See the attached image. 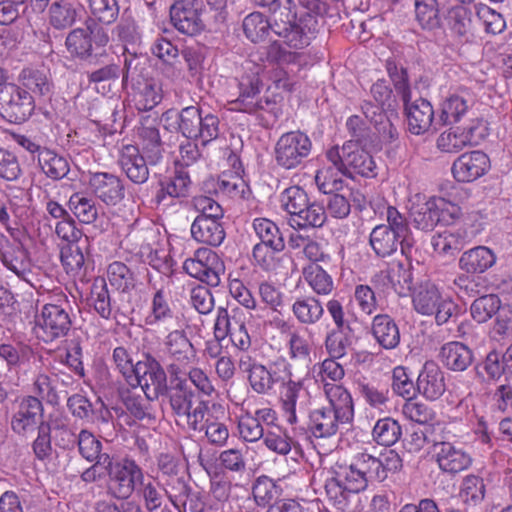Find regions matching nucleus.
<instances>
[{"label": "nucleus", "mask_w": 512, "mask_h": 512, "mask_svg": "<svg viewBox=\"0 0 512 512\" xmlns=\"http://www.w3.org/2000/svg\"><path fill=\"white\" fill-rule=\"evenodd\" d=\"M178 368L171 364L170 385L163 396H166L178 424L183 423L192 431L203 430V421L208 412V402L195 401L196 395L188 380L179 376Z\"/></svg>", "instance_id": "obj_1"}, {"label": "nucleus", "mask_w": 512, "mask_h": 512, "mask_svg": "<svg viewBox=\"0 0 512 512\" xmlns=\"http://www.w3.org/2000/svg\"><path fill=\"white\" fill-rule=\"evenodd\" d=\"M209 9L203 0H178L170 8V18L174 27L181 33L195 35L205 29L208 14H212L215 23L226 19L224 0H207Z\"/></svg>", "instance_id": "obj_2"}, {"label": "nucleus", "mask_w": 512, "mask_h": 512, "mask_svg": "<svg viewBox=\"0 0 512 512\" xmlns=\"http://www.w3.org/2000/svg\"><path fill=\"white\" fill-rule=\"evenodd\" d=\"M219 124L218 116L212 113L203 115L197 106H188L177 112V132L189 140H199L202 146L218 138Z\"/></svg>", "instance_id": "obj_3"}, {"label": "nucleus", "mask_w": 512, "mask_h": 512, "mask_svg": "<svg viewBox=\"0 0 512 512\" xmlns=\"http://www.w3.org/2000/svg\"><path fill=\"white\" fill-rule=\"evenodd\" d=\"M262 82L256 75L243 77L239 82V95L232 102L234 109L249 113H267L276 120L282 113L275 97H260Z\"/></svg>", "instance_id": "obj_4"}, {"label": "nucleus", "mask_w": 512, "mask_h": 512, "mask_svg": "<svg viewBox=\"0 0 512 512\" xmlns=\"http://www.w3.org/2000/svg\"><path fill=\"white\" fill-rule=\"evenodd\" d=\"M458 215L459 207L444 198H431L410 208L412 223L422 231H432L438 224L450 225Z\"/></svg>", "instance_id": "obj_5"}, {"label": "nucleus", "mask_w": 512, "mask_h": 512, "mask_svg": "<svg viewBox=\"0 0 512 512\" xmlns=\"http://www.w3.org/2000/svg\"><path fill=\"white\" fill-rule=\"evenodd\" d=\"M129 384L141 387L148 400L158 399L167 390V375L161 364L151 355L147 354L143 360L134 365V374Z\"/></svg>", "instance_id": "obj_6"}, {"label": "nucleus", "mask_w": 512, "mask_h": 512, "mask_svg": "<svg viewBox=\"0 0 512 512\" xmlns=\"http://www.w3.org/2000/svg\"><path fill=\"white\" fill-rule=\"evenodd\" d=\"M312 149L310 138L301 131H291L280 136L275 145L276 163L284 169H294L303 164Z\"/></svg>", "instance_id": "obj_7"}, {"label": "nucleus", "mask_w": 512, "mask_h": 512, "mask_svg": "<svg viewBox=\"0 0 512 512\" xmlns=\"http://www.w3.org/2000/svg\"><path fill=\"white\" fill-rule=\"evenodd\" d=\"M34 108V96L18 85L10 84L0 90V114L8 122H25Z\"/></svg>", "instance_id": "obj_8"}, {"label": "nucleus", "mask_w": 512, "mask_h": 512, "mask_svg": "<svg viewBox=\"0 0 512 512\" xmlns=\"http://www.w3.org/2000/svg\"><path fill=\"white\" fill-rule=\"evenodd\" d=\"M284 10L274 17V33L283 37L289 47L302 49L308 46L311 39L310 34L315 31L317 24L302 17L297 23L295 22L296 15L291 13L289 7H285Z\"/></svg>", "instance_id": "obj_9"}, {"label": "nucleus", "mask_w": 512, "mask_h": 512, "mask_svg": "<svg viewBox=\"0 0 512 512\" xmlns=\"http://www.w3.org/2000/svg\"><path fill=\"white\" fill-rule=\"evenodd\" d=\"M68 309L69 303L66 298H60L57 303H47L43 306L38 323L43 331L44 341L51 342L68 334L72 325Z\"/></svg>", "instance_id": "obj_10"}, {"label": "nucleus", "mask_w": 512, "mask_h": 512, "mask_svg": "<svg viewBox=\"0 0 512 512\" xmlns=\"http://www.w3.org/2000/svg\"><path fill=\"white\" fill-rule=\"evenodd\" d=\"M6 236L0 232V261L18 277L24 278L29 269V252L22 240L23 233L18 229H9Z\"/></svg>", "instance_id": "obj_11"}, {"label": "nucleus", "mask_w": 512, "mask_h": 512, "mask_svg": "<svg viewBox=\"0 0 512 512\" xmlns=\"http://www.w3.org/2000/svg\"><path fill=\"white\" fill-rule=\"evenodd\" d=\"M246 372L252 390L261 395L270 394L276 385L284 384L290 376L284 362H272L268 365L257 362L249 363Z\"/></svg>", "instance_id": "obj_12"}, {"label": "nucleus", "mask_w": 512, "mask_h": 512, "mask_svg": "<svg viewBox=\"0 0 512 512\" xmlns=\"http://www.w3.org/2000/svg\"><path fill=\"white\" fill-rule=\"evenodd\" d=\"M183 269L190 276L205 282L211 287L220 283V275L224 274V264L214 251L202 248L195 252L194 258L187 259Z\"/></svg>", "instance_id": "obj_13"}, {"label": "nucleus", "mask_w": 512, "mask_h": 512, "mask_svg": "<svg viewBox=\"0 0 512 512\" xmlns=\"http://www.w3.org/2000/svg\"><path fill=\"white\" fill-rule=\"evenodd\" d=\"M44 407L40 398L24 396L15 401L11 419L12 430L19 435L33 432L43 421Z\"/></svg>", "instance_id": "obj_14"}, {"label": "nucleus", "mask_w": 512, "mask_h": 512, "mask_svg": "<svg viewBox=\"0 0 512 512\" xmlns=\"http://www.w3.org/2000/svg\"><path fill=\"white\" fill-rule=\"evenodd\" d=\"M108 490L116 498L126 499L134 491L136 484H143L142 469L133 460L124 459L116 465L108 476Z\"/></svg>", "instance_id": "obj_15"}, {"label": "nucleus", "mask_w": 512, "mask_h": 512, "mask_svg": "<svg viewBox=\"0 0 512 512\" xmlns=\"http://www.w3.org/2000/svg\"><path fill=\"white\" fill-rule=\"evenodd\" d=\"M88 183L95 197L108 206L119 204L125 197L123 180L114 174L108 172L92 173Z\"/></svg>", "instance_id": "obj_16"}, {"label": "nucleus", "mask_w": 512, "mask_h": 512, "mask_svg": "<svg viewBox=\"0 0 512 512\" xmlns=\"http://www.w3.org/2000/svg\"><path fill=\"white\" fill-rule=\"evenodd\" d=\"M401 100L404 104L408 130L414 135L426 133L434 120V109L431 103L421 97L411 101V90L407 99Z\"/></svg>", "instance_id": "obj_17"}, {"label": "nucleus", "mask_w": 512, "mask_h": 512, "mask_svg": "<svg viewBox=\"0 0 512 512\" xmlns=\"http://www.w3.org/2000/svg\"><path fill=\"white\" fill-rule=\"evenodd\" d=\"M489 168V158L482 151L460 155L452 165V173L458 182H472L483 176Z\"/></svg>", "instance_id": "obj_18"}, {"label": "nucleus", "mask_w": 512, "mask_h": 512, "mask_svg": "<svg viewBox=\"0 0 512 512\" xmlns=\"http://www.w3.org/2000/svg\"><path fill=\"white\" fill-rule=\"evenodd\" d=\"M345 174L346 176L353 177V174H358L363 177L376 176V164L373 157L364 150L360 144L354 141H347L343 145Z\"/></svg>", "instance_id": "obj_19"}, {"label": "nucleus", "mask_w": 512, "mask_h": 512, "mask_svg": "<svg viewBox=\"0 0 512 512\" xmlns=\"http://www.w3.org/2000/svg\"><path fill=\"white\" fill-rule=\"evenodd\" d=\"M19 87L28 91L33 96L43 98L53 93L54 83L48 69L37 67L23 68L17 78Z\"/></svg>", "instance_id": "obj_20"}, {"label": "nucleus", "mask_w": 512, "mask_h": 512, "mask_svg": "<svg viewBox=\"0 0 512 512\" xmlns=\"http://www.w3.org/2000/svg\"><path fill=\"white\" fill-rule=\"evenodd\" d=\"M348 423L339 414L323 406L309 413L308 429L316 438H328L334 436L341 425Z\"/></svg>", "instance_id": "obj_21"}, {"label": "nucleus", "mask_w": 512, "mask_h": 512, "mask_svg": "<svg viewBox=\"0 0 512 512\" xmlns=\"http://www.w3.org/2000/svg\"><path fill=\"white\" fill-rule=\"evenodd\" d=\"M474 104L473 95L466 89L450 94L441 104L439 121L442 125L459 122Z\"/></svg>", "instance_id": "obj_22"}, {"label": "nucleus", "mask_w": 512, "mask_h": 512, "mask_svg": "<svg viewBox=\"0 0 512 512\" xmlns=\"http://www.w3.org/2000/svg\"><path fill=\"white\" fill-rule=\"evenodd\" d=\"M417 390L424 397L436 400L446 390L445 377L441 368L433 361H427L417 378Z\"/></svg>", "instance_id": "obj_23"}, {"label": "nucleus", "mask_w": 512, "mask_h": 512, "mask_svg": "<svg viewBox=\"0 0 512 512\" xmlns=\"http://www.w3.org/2000/svg\"><path fill=\"white\" fill-rule=\"evenodd\" d=\"M119 165L126 176L136 184L145 183L149 177L148 161L133 145L122 148Z\"/></svg>", "instance_id": "obj_24"}, {"label": "nucleus", "mask_w": 512, "mask_h": 512, "mask_svg": "<svg viewBox=\"0 0 512 512\" xmlns=\"http://www.w3.org/2000/svg\"><path fill=\"white\" fill-rule=\"evenodd\" d=\"M65 44L72 56L89 64L100 63V48L94 47L92 36L86 30H72L66 37Z\"/></svg>", "instance_id": "obj_25"}, {"label": "nucleus", "mask_w": 512, "mask_h": 512, "mask_svg": "<svg viewBox=\"0 0 512 512\" xmlns=\"http://www.w3.org/2000/svg\"><path fill=\"white\" fill-rule=\"evenodd\" d=\"M435 451L439 468L444 472L456 474L471 465V457L465 451L456 448L449 442L436 444Z\"/></svg>", "instance_id": "obj_26"}, {"label": "nucleus", "mask_w": 512, "mask_h": 512, "mask_svg": "<svg viewBox=\"0 0 512 512\" xmlns=\"http://www.w3.org/2000/svg\"><path fill=\"white\" fill-rule=\"evenodd\" d=\"M165 352L171 359L181 365L190 364L195 356V349L183 330L171 331L164 340Z\"/></svg>", "instance_id": "obj_27"}, {"label": "nucleus", "mask_w": 512, "mask_h": 512, "mask_svg": "<svg viewBox=\"0 0 512 512\" xmlns=\"http://www.w3.org/2000/svg\"><path fill=\"white\" fill-rule=\"evenodd\" d=\"M440 357L443 364L452 371H465L474 361L473 351L460 342H449L442 346Z\"/></svg>", "instance_id": "obj_28"}, {"label": "nucleus", "mask_w": 512, "mask_h": 512, "mask_svg": "<svg viewBox=\"0 0 512 512\" xmlns=\"http://www.w3.org/2000/svg\"><path fill=\"white\" fill-rule=\"evenodd\" d=\"M132 89L136 107L140 111H149L162 100L161 88L153 79L132 77Z\"/></svg>", "instance_id": "obj_29"}, {"label": "nucleus", "mask_w": 512, "mask_h": 512, "mask_svg": "<svg viewBox=\"0 0 512 512\" xmlns=\"http://www.w3.org/2000/svg\"><path fill=\"white\" fill-rule=\"evenodd\" d=\"M324 393L328 400L326 407L339 414L344 421L351 422L354 406L350 393L343 386L334 383H325Z\"/></svg>", "instance_id": "obj_30"}, {"label": "nucleus", "mask_w": 512, "mask_h": 512, "mask_svg": "<svg viewBox=\"0 0 512 512\" xmlns=\"http://www.w3.org/2000/svg\"><path fill=\"white\" fill-rule=\"evenodd\" d=\"M284 390L281 393L282 407L287 414V421L290 424L297 422V406L302 409L305 406V399L308 393L304 390L301 381H293L290 378L285 380Z\"/></svg>", "instance_id": "obj_31"}, {"label": "nucleus", "mask_w": 512, "mask_h": 512, "mask_svg": "<svg viewBox=\"0 0 512 512\" xmlns=\"http://www.w3.org/2000/svg\"><path fill=\"white\" fill-rule=\"evenodd\" d=\"M191 235L199 243L217 247L225 239V229L220 221L195 218L191 225Z\"/></svg>", "instance_id": "obj_32"}, {"label": "nucleus", "mask_w": 512, "mask_h": 512, "mask_svg": "<svg viewBox=\"0 0 512 512\" xmlns=\"http://www.w3.org/2000/svg\"><path fill=\"white\" fill-rule=\"evenodd\" d=\"M371 330L377 343L384 349H394L398 346L400 342L399 328L389 315H376Z\"/></svg>", "instance_id": "obj_33"}, {"label": "nucleus", "mask_w": 512, "mask_h": 512, "mask_svg": "<svg viewBox=\"0 0 512 512\" xmlns=\"http://www.w3.org/2000/svg\"><path fill=\"white\" fill-rule=\"evenodd\" d=\"M496 262L494 252L485 246H478L464 252L459 260L460 268L467 273H483Z\"/></svg>", "instance_id": "obj_34"}, {"label": "nucleus", "mask_w": 512, "mask_h": 512, "mask_svg": "<svg viewBox=\"0 0 512 512\" xmlns=\"http://www.w3.org/2000/svg\"><path fill=\"white\" fill-rule=\"evenodd\" d=\"M191 184L189 173L184 170H178L173 177L160 180V189L155 199L158 204L165 201L166 197L180 198L188 195Z\"/></svg>", "instance_id": "obj_35"}, {"label": "nucleus", "mask_w": 512, "mask_h": 512, "mask_svg": "<svg viewBox=\"0 0 512 512\" xmlns=\"http://www.w3.org/2000/svg\"><path fill=\"white\" fill-rule=\"evenodd\" d=\"M38 167L51 180L58 181L70 171L68 160L52 149H47L38 156Z\"/></svg>", "instance_id": "obj_36"}, {"label": "nucleus", "mask_w": 512, "mask_h": 512, "mask_svg": "<svg viewBox=\"0 0 512 512\" xmlns=\"http://www.w3.org/2000/svg\"><path fill=\"white\" fill-rule=\"evenodd\" d=\"M442 295L438 288L430 282L421 284L414 292L412 302L414 309L422 315H433Z\"/></svg>", "instance_id": "obj_37"}, {"label": "nucleus", "mask_w": 512, "mask_h": 512, "mask_svg": "<svg viewBox=\"0 0 512 512\" xmlns=\"http://www.w3.org/2000/svg\"><path fill=\"white\" fill-rule=\"evenodd\" d=\"M369 245L378 258H386L397 251L399 240L390 233L385 224H380L372 229Z\"/></svg>", "instance_id": "obj_38"}, {"label": "nucleus", "mask_w": 512, "mask_h": 512, "mask_svg": "<svg viewBox=\"0 0 512 512\" xmlns=\"http://www.w3.org/2000/svg\"><path fill=\"white\" fill-rule=\"evenodd\" d=\"M414 13L422 29L432 31L441 27L438 0H414Z\"/></svg>", "instance_id": "obj_39"}, {"label": "nucleus", "mask_w": 512, "mask_h": 512, "mask_svg": "<svg viewBox=\"0 0 512 512\" xmlns=\"http://www.w3.org/2000/svg\"><path fill=\"white\" fill-rule=\"evenodd\" d=\"M292 312L301 324L313 325L323 317L324 308L315 297H301L293 303Z\"/></svg>", "instance_id": "obj_40"}, {"label": "nucleus", "mask_w": 512, "mask_h": 512, "mask_svg": "<svg viewBox=\"0 0 512 512\" xmlns=\"http://www.w3.org/2000/svg\"><path fill=\"white\" fill-rule=\"evenodd\" d=\"M450 31L459 38H467L472 34V11L466 5L451 7L446 16Z\"/></svg>", "instance_id": "obj_41"}, {"label": "nucleus", "mask_w": 512, "mask_h": 512, "mask_svg": "<svg viewBox=\"0 0 512 512\" xmlns=\"http://www.w3.org/2000/svg\"><path fill=\"white\" fill-rule=\"evenodd\" d=\"M326 221V210L324 207L317 203L308 200L306 207L293 218H290L289 223L293 228H319L324 225Z\"/></svg>", "instance_id": "obj_42"}, {"label": "nucleus", "mask_w": 512, "mask_h": 512, "mask_svg": "<svg viewBox=\"0 0 512 512\" xmlns=\"http://www.w3.org/2000/svg\"><path fill=\"white\" fill-rule=\"evenodd\" d=\"M88 301L101 318L108 320L112 317L113 306L104 278L94 279Z\"/></svg>", "instance_id": "obj_43"}, {"label": "nucleus", "mask_w": 512, "mask_h": 512, "mask_svg": "<svg viewBox=\"0 0 512 512\" xmlns=\"http://www.w3.org/2000/svg\"><path fill=\"white\" fill-rule=\"evenodd\" d=\"M254 230L266 246L273 252H280L285 248L284 239L278 226L269 219L257 218L253 222Z\"/></svg>", "instance_id": "obj_44"}, {"label": "nucleus", "mask_w": 512, "mask_h": 512, "mask_svg": "<svg viewBox=\"0 0 512 512\" xmlns=\"http://www.w3.org/2000/svg\"><path fill=\"white\" fill-rule=\"evenodd\" d=\"M107 277L112 287L128 293L136 287L135 273L123 262L115 261L108 266Z\"/></svg>", "instance_id": "obj_45"}, {"label": "nucleus", "mask_w": 512, "mask_h": 512, "mask_svg": "<svg viewBox=\"0 0 512 512\" xmlns=\"http://www.w3.org/2000/svg\"><path fill=\"white\" fill-rule=\"evenodd\" d=\"M139 135L143 141V156L149 165L159 164L163 159V147L159 130L155 127H142Z\"/></svg>", "instance_id": "obj_46"}, {"label": "nucleus", "mask_w": 512, "mask_h": 512, "mask_svg": "<svg viewBox=\"0 0 512 512\" xmlns=\"http://www.w3.org/2000/svg\"><path fill=\"white\" fill-rule=\"evenodd\" d=\"M69 208L78 220L85 224L94 223L99 215V207L91 197L74 193L69 199Z\"/></svg>", "instance_id": "obj_47"}, {"label": "nucleus", "mask_w": 512, "mask_h": 512, "mask_svg": "<svg viewBox=\"0 0 512 512\" xmlns=\"http://www.w3.org/2000/svg\"><path fill=\"white\" fill-rule=\"evenodd\" d=\"M303 275L308 285L318 295H328L332 292L334 288L332 277L318 263L306 266Z\"/></svg>", "instance_id": "obj_48"}, {"label": "nucleus", "mask_w": 512, "mask_h": 512, "mask_svg": "<svg viewBox=\"0 0 512 512\" xmlns=\"http://www.w3.org/2000/svg\"><path fill=\"white\" fill-rule=\"evenodd\" d=\"M401 434V426L391 417L379 419L372 430L373 440L386 447L394 445L400 439Z\"/></svg>", "instance_id": "obj_49"}, {"label": "nucleus", "mask_w": 512, "mask_h": 512, "mask_svg": "<svg viewBox=\"0 0 512 512\" xmlns=\"http://www.w3.org/2000/svg\"><path fill=\"white\" fill-rule=\"evenodd\" d=\"M49 15V23L55 29L64 30L75 23L77 11L68 0H59L51 4Z\"/></svg>", "instance_id": "obj_50"}, {"label": "nucleus", "mask_w": 512, "mask_h": 512, "mask_svg": "<svg viewBox=\"0 0 512 512\" xmlns=\"http://www.w3.org/2000/svg\"><path fill=\"white\" fill-rule=\"evenodd\" d=\"M274 23L271 24L260 12H253L243 20V31L245 36L254 43L263 41L269 31H273Z\"/></svg>", "instance_id": "obj_51"}, {"label": "nucleus", "mask_w": 512, "mask_h": 512, "mask_svg": "<svg viewBox=\"0 0 512 512\" xmlns=\"http://www.w3.org/2000/svg\"><path fill=\"white\" fill-rule=\"evenodd\" d=\"M501 306V300L497 295L488 294L472 302L470 313L476 322L485 323L496 315Z\"/></svg>", "instance_id": "obj_52"}, {"label": "nucleus", "mask_w": 512, "mask_h": 512, "mask_svg": "<svg viewBox=\"0 0 512 512\" xmlns=\"http://www.w3.org/2000/svg\"><path fill=\"white\" fill-rule=\"evenodd\" d=\"M122 402L126 410L137 420H154L155 416L151 411V404L148 398L142 397L132 391L122 393Z\"/></svg>", "instance_id": "obj_53"}, {"label": "nucleus", "mask_w": 512, "mask_h": 512, "mask_svg": "<svg viewBox=\"0 0 512 512\" xmlns=\"http://www.w3.org/2000/svg\"><path fill=\"white\" fill-rule=\"evenodd\" d=\"M353 461L361 471L367 483L375 481L381 482L386 479L380 458L367 453H360L355 456Z\"/></svg>", "instance_id": "obj_54"}, {"label": "nucleus", "mask_w": 512, "mask_h": 512, "mask_svg": "<svg viewBox=\"0 0 512 512\" xmlns=\"http://www.w3.org/2000/svg\"><path fill=\"white\" fill-rule=\"evenodd\" d=\"M88 7L93 18L105 25L114 23L120 10L117 0H88Z\"/></svg>", "instance_id": "obj_55"}, {"label": "nucleus", "mask_w": 512, "mask_h": 512, "mask_svg": "<svg viewBox=\"0 0 512 512\" xmlns=\"http://www.w3.org/2000/svg\"><path fill=\"white\" fill-rule=\"evenodd\" d=\"M308 200L307 193L299 186L286 188L280 197L281 206L289 213L290 218L301 212L306 207Z\"/></svg>", "instance_id": "obj_56"}, {"label": "nucleus", "mask_w": 512, "mask_h": 512, "mask_svg": "<svg viewBox=\"0 0 512 512\" xmlns=\"http://www.w3.org/2000/svg\"><path fill=\"white\" fill-rule=\"evenodd\" d=\"M435 252L442 255L455 256L464 247V238L459 233L444 231L432 238Z\"/></svg>", "instance_id": "obj_57"}, {"label": "nucleus", "mask_w": 512, "mask_h": 512, "mask_svg": "<svg viewBox=\"0 0 512 512\" xmlns=\"http://www.w3.org/2000/svg\"><path fill=\"white\" fill-rule=\"evenodd\" d=\"M348 329H332L325 338V349L333 359H340L347 353L351 340L348 335Z\"/></svg>", "instance_id": "obj_58"}, {"label": "nucleus", "mask_w": 512, "mask_h": 512, "mask_svg": "<svg viewBox=\"0 0 512 512\" xmlns=\"http://www.w3.org/2000/svg\"><path fill=\"white\" fill-rule=\"evenodd\" d=\"M504 352L497 350L490 351L485 359L475 367L476 374L482 377L484 371L490 380H499L501 376H505Z\"/></svg>", "instance_id": "obj_59"}, {"label": "nucleus", "mask_w": 512, "mask_h": 512, "mask_svg": "<svg viewBox=\"0 0 512 512\" xmlns=\"http://www.w3.org/2000/svg\"><path fill=\"white\" fill-rule=\"evenodd\" d=\"M335 474L352 493L363 491L368 485L354 461L349 465H339L337 470H335Z\"/></svg>", "instance_id": "obj_60"}, {"label": "nucleus", "mask_w": 512, "mask_h": 512, "mask_svg": "<svg viewBox=\"0 0 512 512\" xmlns=\"http://www.w3.org/2000/svg\"><path fill=\"white\" fill-rule=\"evenodd\" d=\"M485 492L486 486L482 477L470 474L463 478L460 495L465 502L476 505L484 500Z\"/></svg>", "instance_id": "obj_61"}, {"label": "nucleus", "mask_w": 512, "mask_h": 512, "mask_svg": "<svg viewBox=\"0 0 512 512\" xmlns=\"http://www.w3.org/2000/svg\"><path fill=\"white\" fill-rule=\"evenodd\" d=\"M278 487L268 476H260L252 487V494L258 506H267L278 497Z\"/></svg>", "instance_id": "obj_62"}, {"label": "nucleus", "mask_w": 512, "mask_h": 512, "mask_svg": "<svg viewBox=\"0 0 512 512\" xmlns=\"http://www.w3.org/2000/svg\"><path fill=\"white\" fill-rule=\"evenodd\" d=\"M237 427L240 438L246 442H257L265 435L264 427L250 412H246L239 417Z\"/></svg>", "instance_id": "obj_63"}, {"label": "nucleus", "mask_w": 512, "mask_h": 512, "mask_svg": "<svg viewBox=\"0 0 512 512\" xmlns=\"http://www.w3.org/2000/svg\"><path fill=\"white\" fill-rule=\"evenodd\" d=\"M469 146V138L457 128L442 132L437 139V147L447 153H457Z\"/></svg>", "instance_id": "obj_64"}]
</instances>
